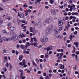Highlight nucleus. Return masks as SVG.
I'll return each instance as SVG.
<instances>
[{"label": "nucleus", "instance_id": "nucleus-45", "mask_svg": "<svg viewBox=\"0 0 79 79\" xmlns=\"http://www.w3.org/2000/svg\"><path fill=\"white\" fill-rule=\"evenodd\" d=\"M3 69H4V72H6L7 71V69L5 68V67L3 68Z\"/></svg>", "mask_w": 79, "mask_h": 79}, {"label": "nucleus", "instance_id": "nucleus-54", "mask_svg": "<svg viewBox=\"0 0 79 79\" xmlns=\"http://www.w3.org/2000/svg\"><path fill=\"white\" fill-rule=\"evenodd\" d=\"M73 19V16H70V19Z\"/></svg>", "mask_w": 79, "mask_h": 79}, {"label": "nucleus", "instance_id": "nucleus-43", "mask_svg": "<svg viewBox=\"0 0 79 79\" xmlns=\"http://www.w3.org/2000/svg\"><path fill=\"white\" fill-rule=\"evenodd\" d=\"M45 57L46 58H48V55L46 54L45 55Z\"/></svg>", "mask_w": 79, "mask_h": 79}, {"label": "nucleus", "instance_id": "nucleus-44", "mask_svg": "<svg viewBox=\"0 0 79 79\" xmlns=\"http://www.w3.org/2000/svg\"><path fill=\"white\" fill-rule=\"evenodd\" d=\"M75 7L76 6H75V5H73L71 6V7H72V8H75Z\"/></svg>", "mask_w": 79, "mask_h": 79}, {"label": "nucleus", "instance_id": "nucleus-11", "mask_svg": "<svg viewBox=\"0 0 79 79\" xmlns=\"http://www.w3.org/2000/svg\"><path fill=\"white\" fill-rule=\"evenodd\" d=\"M52 25L49 26L48 28V31H50L52 29Z\"/></svg>", "mask_w": 79, "mask_h": 79}, {"label": "nucleus", "instance_id": "nucleus-53", "mask_svg": "<svg viewBox=\"0 0 79 79\" xmlns=\"http://www.w3.org/2000/svg\"><path fill=\"white\" fill-rule=\"evenodd\" d=\"M19 47H20V46L18 44L16 46V48H19Z\"/></svg>", "mask_w": 79, "mask_h": 79}, {"label": "nucleus", "instance_id": "nucleus-24", "mask_svg": "<svg viewBox=\"0 0 79 79\" xmlns=\"http://www.w3.org/2000/svg\"><path fill=\"white\" fill-rule=\"evenodd\" d=\"M59 65L60 66V69H63V64H60Z\"/></svg>", "mask_w": 79, "mask_h": 79}, {"label": "nucleus", "instance_id": "nucleus-10", "mask_svg": "<svg viewBox=\"0 0 79 79\" xmlns=\"http://www.w3.org/2000/svg\"><path fill=\"white\" fill-rule=\"evenodd\" d=\"M31 23H33L35 26H37V23L35 22H34V21H32Z\"/></svg>", "mask_w": 79, "mask_h": 79}, {"label": "nucleus", "instance_id": "nucleus-57", "mask_svg": "<svg viewBox=\"0 0 79 79\" xmlns=\"http://www.w3.org/2000/svg\"><path fill=\"white\" fill-rule=\"evenodd\" d=\"M58 38H59V39H61V35H58Z\"/></svg>", "mask_w": 79, "mask_h": 79}, {"label": "nucleus", "instance_id": "nucleus-38", "mask_svg": "<svg viewBox=\"0 0 79 79\" xmlns=\"http://www.w3.org/2000/svg\"><path fill=\"white\" fill-rule=\"evenodd\" d=\"M73 8H72V7H70V8L69 9V11H73Z\"/></svg>", "mask_w": 79, "mask_h": 79}, {"label": "nucleus", "instance_id": "nucleus-9", "mask_svg": "<svg viewBox=\"0 0 79 79\" xmlns=\"http://www.w3.org/2000/svg\"><path fill=\"white\" fill-rule=\"evenodd\" d=\"M41 1V0H36V1L35 2V5H37V3H40Z\"/></svg>", "mask_w": 79, "mask_h": 79}, {"label": "nucleus", "instance_id": "nucleus-50", "mask_svg": "<svg viewBox=\"0 0 79 79\" xmlns=\"http://www.w3.org/2000/svg\"><path fill=\"white\" fill-rule=\"evenodd\" d=\"M34 47H36V46H37V43H34Z\"/></svg>", "mask_w": 79, "mask_h": 79}, {"label": "nucleus", "instance_id": "nucleus-1", "mask_svg": "<svg viewBox=\"0 0 79 79\" xmlns=\"http://www.w3.org/2000/svg\"><path fill=\"white\" fill-rule=\"evenodd\" d=\"M17 39H18V37H16V35H14L13 36L9 38L6 39V38L5 37H3V40L5 41H6L7 42H8L10 40H16Z\"/></svg>", "mask_w": 79, "mask_h": 79}, {"label": "nucleus", "instance_id": "nucleus-36", "mask_svg": "<svg viewBox=\"0 0 79 79\" xmlns=\"http://www.w3.org/2000/svg\"><path fill=\"white\" fill-rule=\"evenodd\" d=\"M8 65H9V64H8V62L6 63V66L8 67Z\"/></svg>", "mask_w": 79, "mask_h": 79}, {"label": "nucleus", "instance_id": "nucleus-40", "mask_svg": "<svg viewBox=\"0 0 79 79\" xmlns=\"http://www.w3.org/2000/svg\"><path fill=\"white\" fill-rule=\"evenodd\" d=\"M45 79H50V77L48 76H47L45 77Z\"/></svg>", "mask_w": 79, "mask_h": 79}, {"label": "nucleus", "instance_id": "nucleus-28", "mask_svg": "<svg viewBox=\"0 0 79 79\" xmlns=\"http://www.w3.org/2000/svg\"><path fill=\"white\" fill-rule=\"evenodd\" d=\"M55 34H58V31L56 30H55L54 31Z\"/></svg>", "mask_w": 79, "mask_h": 79}, {"label": "nucleus", "instance_id": "nucleus-59", "mask_svg": "<svg viewBox=\"0 0 79 79\" xmlns=\"http://www.w3.org/2000/svg\"><path fill=\"white\" fill-rule=\"evenodd\" d=\"M2 32H3V33H6V31H5V30H4L2 31Z\"/></svg>", "mask_w": 79, "mask_h": 79}, {"label": "nucleus", "instance_id": "nucleus-62", "mask_svg": "<svg viewBox=\"0 0 79 79\" xmlns=\"http://www.w3.org/2000/svg\"><path fill=\"white\" fill-rule=\"evenodd\" d=\"M44 57V55H42L41 56V58H43Z\"/></svg>", "mask_w": 79, "mask_h": 79}, {"label": "nucleus", "instance_id": "nucleus-4", "mask_svg": "<svg viewBox=\"0 0 79 79\" xmlns=\"http://www.w3.org/2000/svg\"><path fill=\"white\" fill-rule=\"evenodd\" d=\"M43 39L44 40V41L45 42H48V38H47V37L46 36H44L43 37Z\"/></svg>", "mask_w": 79, "mask_h": 79}, {"label": "nucleus", "instance_id": "nucleus-33", "mask_svg": "<svg viewBox=\"0 0 79 79\" xmlns=\"http://www.w3.org/2000/svg\"><path fill=\"white\" fill-rule=\"evenodd\" d=\"M9 64V66H10L9 70H10H10H11V68H12V67L11 66V64Z\"/></svg>", "mask_w": 79, "mask_h": 79}, {"label": "nucleus", "instance_id": "nucleus-20", "mask_svg": "<svg viewBox=\"0 0 79 79\" xmlns=\"http://www.w3.org/2000/svg\"><path fill=\"white\" fill-rule=\"evenodd\" d=\"M32 63H33L34 66H37V64H35V62H34V61L33 60L32 61Z\"/></svg>", "mask_w": 79, "mask_h": 79}, {"label": "nucleus", "instance_id": "nucleus-35", "mask_svg": "<svg viewBox=\"0 0 79 79\" xmlns=\"http://www.w3.org/2000/svg\"><path fill=\"white\" fill-rule=\"evenodd\" d=\"M34 40L35 42H37V39L36 38H34Z\"/></svg>", "mask_w": 79, "mask_h": 79}, {"label": "nucleus", "instance_id": "nucleus-63", "mask_svg": "<svg viewBox=\"0 0 79 79\" xmlns=\"http://www.w3.org/2000/svg\"><path fill=\"white\" fill-rule=\"evenodd\" d=\"M58 58L59 60H61V56H60L59 57H58Z\"/></svg>", "mask_w": 79, "mask_h": 79}, {"label": "nucleus", "instance_id": "nucleus-27", "mask_svg": "<svg viewBox=\"0 0 79 79\" xmlns=\"http://www.w3.org/2000/svg\"><path fill=\"white\" fill-rule=\"evenodd\" d=\"M24 14L22 13L21 15H20V18H24Z\"/></svg>", "mask_w": 79, "mask_h": 79}, {"label": "nucleus", "instance_id": "nucleus-15", "mask_svg": "<svg viewBox=\"0 0 79 79\" xmlns=\"http://www.w3.org/2000/svg\"><path fill=\"white\" fill-rule=\"evenodd\" d=\"M10 31H14V30H15V28L14 27H10Z\"/></svg>", "mask_w": 79, "mask_h": 79}, {"label": "nucleus", "instance_id": "nucleus-30", "mask_svg": "<svg viewBox=\"0 0 79 79\" xmlns=\"http://www.w3.org/2000/svg\"><path fill=\"white\" fill-rule=\"evenodd\" d=\"M22 23H24L25 24H27V21H25L24 20H23Z\"/></svg>", "mask_w": 79, "mask_h": 79}, {"label": "nucleus", "instance_id": "nucleus-26", "mask_svg": "<svg viewBox=\"0 0 79 79\" xmlns=\"http://www.w3.org/2000/svg\"><path fill=\"white\" fill-rule=\"evenodd\" d=\"M23 7L24 8H26V7H28V6L27 5V4H26V3L25 4H24L23 5Z\"/></svg>", "mask_w": 79, "mask_h": 79}, {"label": "nucleus", "instance_id": "nucleus-56", "mask_svg": "<svg viewBox=\"0 0 79 79\" xmlns=\"http://www.w3.org/2000/svg\"><path fill=\"white\" fill-rule=\"evenodd\" d=\"M45 8H46V9H48L49 8V7L47 6H45Z\"/></svg>", "mask_w": 79, "mask_h": 79}, {"label": "nucleus", "instance_id": "nucleus-22", "mask_svg": "<svg viewBox=\"0 0 79 79\" xmlns=\"http://www.w3.org/2000/svg\"><path fill=\"white\" fill-rule=\"evenodd\" d=\"M35 61L36 62L37 64H39V59H36Z\"/></svg>", "mask_w": 79, "mask_h": 79}, {"label": "nucleus", "instance_id": "nucleus-12", "mask_svg": "<svg viewBox=\"0 0 79 79\" xmlns=\"http://www.w3.org/2000/svg\"><path fill=\"white\" fill-rule=\"evenodd\" d=\"M28 46H30V43H29V42H28L27 44H26V46L25 47V49H27Z\"/></svg>", "mask_w": 79, "mask_h": 79}, {"label": "nucleus", "instance_id": "nucleus-29", "mask_svg": "<svg viewBox=\"0 0 79 79\" xmlns=\"http://www.w3.org/2000/svg\"><path fill=\"white\" fill-rule=\"evenodd\" d=\"M73 51L72 52V53H74V52H75V51H76V48L74 47L73 46Z\"/></svg>", "mask_w": 79, "mask_h": 79}, {"label": "nucleus", "instance_id": "nucleus-64", "mask_svg": "<svg viewBox=\"0 0 79 79\" xmlns=\"http://www.w3.org/2000/svg\"><path fill=\"white\" fill-rule=\"evenodd\" d=\"M76 54H77V55H79V51H77L76 52Z\"/></svg>", "mask_w": 79, "mask_h": 79}, {"label": "nucleus", "instance_id": "nucleus-23", "mask_svg": "<svg viewBox=\"0 0 79 79\" xmlns=\"http://www.w3.org/2000/svg\"><path fill=\"white\" fill-rule=\"evenodd\" d=\"M49 2L51 4H53L54 3V1L53 0H50Z\"/></svg>", "mask_w": 79, "mask_h": 79}, {"label": "nucleus", "instance_id": "nucleus-18", "mask_svg": "<svg viewBox=\"0 0 79 79\" xmlns=\"http://www.w3.org/2000/svg\"><path fill=\"white\" fill-rule=\"evenodd\" d=\"M20 48H22L23 50H26V48L25 47L24 48V45H20Z\"/></svg>", "mask_w": 79, "mask_h": 79}, {"label": "nucleus", "instance_id": "nucleus-25", "mask_svg": "<svg viewBox=\"0 0 79 79\" xmlns=\"http://www.w3.org/2000/svg\"><path fill=\"white\" fill-rule=\"evenodd\" d=\"M48 22L47 20H46L45 21L44 23V25H46L47 24Z\"/></svg>", "mask_w": 79, "mask_h": 79}, {"label": "nucleus", "instance_id": "nucleus-7", "mask_svg": "<svg viewBox=\"0 0 79 79\" xmlns=\"http://www.w3.org/2000/svg\"><path fill=\"white\" fill-rule=\"evenodd\" d=\"M51 13L53 15H56V12H55L54 9H53L51 10Z\"/></svg>", "mask_w": 79, "mask_h": 79}, {"label": "nucleus", "instance_id": "nucleus-47", "mask_svg": "<svg viewBox=\"0 0 79 79\" xmlns=\"http://www.w3.org/2000/svg\"><path fill=\"white\" fill-rule=\"evenodd\" d=\"M63 51H64V50H63V49H61L60 50V52H63Z\"/></svg>", "mask_w": 79, "mask_h": 79}, {"label": "nucleus", "instance_id": "nucleus-52", "mask_svg": "<svg viewBox=\"0 0 79 79\" xmlns=\"http://www.w3.org/2000/svg\"><path fill=\"white\" fill-rule=\"evenodd\" d=\"M19 79V76H18V75H17L16 76V79Z\"/></svg>", "mask_w": 79, "mask_h": 79}, {"label": "nucleus", "instance_id": "nucleus-6", "mask_svg": "<svg viewBox=\"0 0 79 79\" xmlns=\"http://www.w3.org/2000/svg\"><path fill=\"white\" fill-rule=\"evenodd\" d=\"M38 26L39 28H41L42 27V22H39L38 23Z\"/></svg>", "mask_w": 79, "mask_h": 79}, {"label": "nucleus", "instance_id": "nucleus-37", "mask_svg": "<svg viewBox=\"0 0 79 79\" xmlns=\"http://www.w3.org/2000/svg\"><path fill=\"white\" fill-rule=\"evenodd\" d=\"M28 13V12L27 11H26V13H25V16H27L28 15V13Z\"/></svg>", "mask_w": 79, "mask_h": 79}, {"label": "nucleus", "instance_id": "nucleus-32", "mask_svg": "<svg viewBox=\"0 0 79 79\" xmlns=\"http://www.w3.org/2000/svg\"><path fill=\"white\" fill-rule=\"evenodd\" d=\"M13 10H14V11H15V13H18V10L15 9H13Z\"/></svg>", "mask_w": 79, "mask_h": 79}, {"label": "nucleus", "instance_id": "nucleus-39", "mask_svg": "<svg viewBox=\"0 0 79 79\" xmlns=\"http://www.w3.org/2000/svg\"><path fill=\"white\" fill-rule=\"evenodd\" d=\"M3 23V20L1 19H0V24H1Z\"/></svg>", "mask_w": 79, "mask_h": 79}, {"label": "nucleus", "instance_id": "nucleus-49", "mask_svg": "<svg viewBox=\"0 0 79 79\" xmlns=\"http://www.w3.org/2000/svg\"><path fill=\"white\" fill-rule=\"evenodd\" d=\"M23 74H24V73L23 72H22L21 73H20V77L21 76H23Z\"/></svg>", "mask_w": 79, "mask_h": 79}, {"label": "nucleus", "instance_id": "nucleus-5", "mask_svg": "<svg viewBox=\"0 0 79 79\" xmlns=\"http://www.w3.org/2000/svg\"><path fill=\"white\" fill-rule=\"evenodd\" d=\"M5 6L2 4H0V11H3L4 10Z\"/></svg>", "mask_w": 79, "mask_h": 79}, {"label": "nucleus", "instance_id": "nucleus-60", "mask_svg": "<svg viewBox=\"0 0 79 79\" xmlns=\"http://www.w3.org/2000/svg\"><path fill=\"white\" fill-rule=\"evenodd\" d=\"M56 56L57 57L60 56V54L59 53H57L56 54Z\"/></svg>", "mask_w": 79, "mask_h": 79}, {"label": "nucleus", "instance_id": "nucleus-34", "mask_svg": "<svg viewBox=\"0 0 79 79\" xmlns=\"http://www.w3.org/2000/svg\"><path fill=\"white\" fill-rule=\"evenodd\" d=\"M34 39L33 38H31L30 40V42L32 43L34 42Z\"/></svg>", "mask_w": 79, "mask_h": 79}, {"label": "nucleus", "instance_id": "nucleus-19", "mask_svg": "<svg viewBox=\"0 0 79 79\" xmlns=\"http://www.w3.org/2000/svg\"><path fill=\"white\" fill-rule=\"evenodd\" d=\"M78 13L77 12V13H74V12H72V13H71V15H78Z\"/></svg>", "mask_w": 79, "mask_h": 79}, {"label": "nucleus", "instance_id": "nucleus-51", "mask_svg": "<svg viewBox=\"0 0 79 79\" xmlns=\"http://www.w3.org/2000/svg\"><path fill=\"white\" fill-rule=\"evenodd\" d=\"M67 26H68V28H69V26H70V25L69 24V23H68L67 24Z\"/></svg>", "mask_w": 79, "mask_h": 79}, {"label": "nucleus", "instance_id": "nucleus-16", "mask_svg": "<svg viewBox=\"0 0 79 79\" xmlns=\"http://www.w3.org/2000/svg\"><path fill=\"white\" fill-rule=\"evenodd\" d=\"M58 25H59L60 26H62L63 25V23L61 21H59L58 22Z\"/></svg>", "mask_w": 79, "mask_h": 79}, {"label": "nucleus", "instance_id": "nucleus-58", "mask_svg": "<svg viewBox=\"0 0 79 79\" xmlns=\"http://www.w3.org/2000/svg\"><path fill=\"white\" fill-rule=\"evenodd\" d=\"M18 53H19V52H18V51H16V52H15V54H16V55H18Z\"/></svg>", "mask_w": 79, "mask_h": 79}, {"label": "nucleus", "instance_id": "nucleus-3", "mask_svg": "<svg viewBox=\"0 0 79 79\" xmlns=\"http://www.w3.org/2000/svg\"><path fill=\"white\" fill-rule=\"evenodd\" d=\"M30 32H33V35H35V33H36V31H35V28H32V27H31L30 28Z\"/></svg>", "mask_w": 79, "mask_h": 79}, {"label": "nucleus", "instance_id": "nucleus-8", "mask_svg": "<svg viewBox=\"0 0 79 79\" xmlns=\"http://www.w3.org/2000/svg\"><path fill=\"white\" fill-rule=\"evenodd\" d=\"M46 21H47L48 23H50L52 21V19L50 18L49 19H46Z\"/></svg>", "mask_w": 79, "mask_h": 79}, {"label": "nucleus", "instance_id": "nucleus-13", "mask_svg": "<svg viewBox=\"0 0 79 79\" xmlns=\"http://www.w3.org/2000/svg\"><path fill=\"white\" fill-rule=\"evenodd\" d=\"M44 50H47V52H48L49 50H51V48L49 47L46 48H44Z\"/></svg>", "mask_w": 79, "mask_h": 79}, {"label": "nucleus", "instance_id": "nucleus-48", "mask_svg": "<svg viewBox=\"0 0 79 79\" xmlns=\"http://www.w3.org/2000/svg\"><path fill=\"white\" fill-rule=\"evenodd\" d=\"M62 29H63V28H62V27H59V30L60 31H61V30H62Z\"/></svg>", "mask_w": 79, "mask_h": 79}, {"label": "nucleus", "instance_id": "nucleus-46", "mask_svg": "<svg viewBox=\"0 0 79 79\" xmlns=\"http://www.w3.org/2000/svg\"><path fill=\"white\" fill-rule=\"evenodd\" d=\"M77 31H75L74 32V34H75V35H77Z\"/></svg>", "mask_w": 79, "mask_h": 79}, {"label": "nucleus", "instance_id": "nucleus-14", "mask_svg": "<svg viewBox=\"0 0 79 79\" xmlns=\"http://www.w3.org/2000/svg\"><path fill=\"white\" fill-rule=\"evenodd\" d=\"M40 40L42 43L44 44L45 43V41H44V40L43 38H40Z\"/></svg>", "mask_w": 79, "mask_h": 79}, {"label": "nucleus", "instance_id": "nucleus-21", "mask_svg": "<svg viewBox=\"0 0 79 79\" xmlns=\"http://www.w3.org/2000/svg\"><path fill=\"white\" fill-rule=\"evenodd\" d=\"M32 63H33L34 66H37V64H35V62H34V61L33 60L32 61Z\"/></svg>", "mask_w": 79, "mask_h": 79}, {"label": "nucleus", "instance_id": "nucleus-42", "mask_svg": "<svg viewBox=\"0 0 79 79\" xmlns=\"http://www.w3.org/2000/svg\"><path fill=\"white\" fill-rule=\"evenodd\" d=\"M21 78V79H25L26 78V77H24V76H23H23H22L21 77H20Z\"/></svg>", "mask_w": 79, "mask_h": 79}, {"label": "nucleus", "instance_id": "nucleus-41", "mask_svg": "<svg viewBox=\"0 0 79 79\" xmlns=\"http://www.w3.org/2000/svg\"><path fill=\"white\" fill-rule=\"evenodd\" d=\"M79 44V43L78 42H75L74 43V45H78V44Z\"/></svg>", "mask_w": 79, "mask_h": 79}, {"label": "nucleus", "instance_id": "nucleus-17", "mask_svg": "<svg viewBox=\"0 0 79 79\" xmlns=\"http://www.w3.org/2000/svg\"><path fill=\"white\" fill-rule=\"evenodd\" d=\"M23 56L22 55L19 56V60H23Z\"/></svg>", "mask_w": 79, "mask_h": 79}, {"label": "nucleus", "instance_id": "nucleus-55", "mask_svg": "<svg viewBox=\"0 0 79 79\" xmlns=\"http://www.w3.org/2000/svg\"><path fill=\"white\" fill-rule=\"evenodd\" d=\"M67 15H69V16H70V15H71V13L70 12H69L68 13Z\"/></svg>", "mask_w": 79, "mask_h": 79}, {"label": "nucleus", "instance_id": "nucleus-61", "mask_svg": "<svg viewBox=\"0 0 79 79\" xmlns=\"http://www.w3.org/2000/svg\"><path fill=\"white\" fill-rule=\"evenodd\" d=\"M48 76L49 77H52V74L51 73H50L49 74Z\"/></svg>", "mask_w": 79, "mask_h": 79}, {"label": "nucleus", "instance_id": "nucleus-2", "mask_svg": "<svg viewBox=\"0 0 79 79\" xmlns=\"http://www.w3.org/2000/svg\"><path fill=\"white\" fill-rule=\"evenodd\" d=\"M26 61L24 60H23L22 62L19 63V65L21 66H23L24 68H26L27 67V65L26 64Z\"/></svg>", "mask_w": 79, "mask_h": 79}, {"label": "nucleus", "instance_id": "nucleus-31", "mask_svg": "<svg viewBox=\"0 0 79 79\" xmlns=\"http://www.w3.org/2000/svg\"><path fill=\"white\" fill-rule=\"evenodd\" d=\"M5 19H8V20H10L11 18H10L9 17H5Z\"/></svg>", "mask_w": 79, "mask_h": 79}]
</instances>
